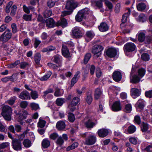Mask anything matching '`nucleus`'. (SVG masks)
<instances>
[{"mask_svg": "<svg viewBox=\"0 0 152 152\" xmlns=\"http://www.w3.org/2000/svg\"><path fill=\"white\" fill-rule=\"evenodd\" d=\"M12 108L7 105H4L2 109L1 114L6 120L10 121L11 120Z\"/></svg>", "mask_w": 152, "mask_h": 152, "instance_id": "nucleus-1", "label": "nucleus"}, {"mask_svg": "<svg viewBox=\"0 0 152 152\" xmlns=\"http://www.w3.org/2000/svg\"><path fill=\"white\" fill-rule=\"evenodd\" d=\"M11 30L7 29L0 37V41L4 43L7 42L10 39L12 36Z\"/></svg>", "mask_w": 152, "mask_h": 152, "instance_id": "nucleus-2", "label": "nucleus"}, {"mask_svg": "<svg viewBox=\"0 0 152 152\" xmlns=\"http://www.w3.org/2000/svg\"><path fill=\"white\" fill-rule=\"evenodd\" d=\"M79 3L77 2L73 1H69L66 2L65 8L69 11H72L78 5Z\"/></svg>", "mask_w": 152, "mask_h": 152, "instance_id": "nucleus-3", "label": "nucleus"}, {"mask_svg": "<svg viewBox=\"0 0 152 152\" xmlns=\"http://www.w3.org/2000/svg\"><path fill=\"white\" fill-rule=\"evenodd\" d=\"M96 141V138L95 136L91 135L85 139V144L87 145H92L94 144Z\"/></svg>", "mask_w": 152, "mask_h": 152, "instance_id": "nucleus-4", "label": "nucleus"}, {"mask_svg": "<svg viewBox=\"0 0 152 152\" xmlns=\"http://www.w3.org/2000/svg\"><path fill=\"white\" fill-rule=\"evenodd\" d=\"M104 48L101 45H95L92 49V53L94 55H96L99 57L101 55V52L103 50Z\"/></svg>", "mask_w": 152, "mask_h": 152, "instance_id": "nucleus-5", "label": "nucleus"}, {"mask_svg": "<svg viewBox=\"0 0 152 152\" xmlns=\"http://www.w3.org/2000/svg\"><path fill=\"white\" fill-rule=\"evenodd\" d=\"M73 35L76 38L81 37L83 34V31L78 27H75L72 30Z\"/></svg>", "mask_w": 152, "mask_h": 152, "instance_id": "nucleus-6", "label": "nucleus"}, {"mask_svg": "<svg viewBox=\"0 0 152 152\" xmlns=\"http://www.w3.org/2000/svg\"><path fill=\"white\" fill-rule=\"evenodd\" d=\"M12 146L13 148L16 151H19L22 149L21 142L17 139H14L12 140Z\"/></svg>", "mask_w": 152, "mask_h": 152, "instance_id": "nucleus-7", "label": "nucleus"}, {"mask_svg": "<svg viewBox=\"0 0 152 152\" xmlns=\"http://www.w3.org/2000/svg\"><path fill=\"white\" fill-rule=\"evenodd\" d=\"M105 53L106 55L109 57L113 58L116 55L117 50L114 48H110L107 50Z\"/></svg>", "mask_w": 152, "mask_h": 152, "instance_id": "nucleus-8", "label": "nucleus"}, {"mask_svg": "<svg viewBox=\"0 0 152 152\" xmlns=\"http://www.w3.org/2000/svg\"><path fill=\"white\" fill-rule=\"evenodd\" d=\"M19 97L23 100L30 99L31 98L29 93L26 91H23L19 95Z\"/></svg>", "mask_w": 152, "mask_h": 152, "instance_id": "nucleus-9", "label": "nucleus"}, {"mask_svg": "<svg viewBox=\"0 0 152 152\" xmlns=\"http://www.w3.org/2000/svg\"><path fill=\"white\" fill-rule=\"evenodd\" d=\"M135 48V45L132 43H127L124 46L125 50L128 52H132L134 51Z\"/></svg>", "mask_w": 152, "mask_h": 152, "instance_id": "nucleus-10", "label": "nucleus"}, {"mask_svg": "<svg viewBox=\"0 0 152 152\" xmlns=\"http://www.w3.org/2000/svg\"><path fill=\"white\" fill-rule=\"evenodd\" d=\"M113 79L116 82H118L121 80L122 78V75L121 72L118 71H116L113 72Z\"/></svg>", "mask_w": 152, "mask_h": 152, "instance_id": "nucleus-11", "label": "nucleus"}, {"mask_svg": "<svg viewBox=\"0 0 152 152\" xmlns=\"http://www.w3.org/2000/svg\"><path fill=\"white\" fill-rule=\"evenodd\" d=\"M131 94L133 98H135L140 95V91L137 88H132L131 90Z\"/></svg>", "mask_w": 152, "mask_h": 152, "instance_id": "nucleus-12", "label": "nucleus"}, {"mask_svg": "<svg viewBox=\"0 0 152 152\" xmlns=\"http://www.w3.org/2000/svg\"><path fill=\"white\" fill-rule=\"evenodd\" d=\"M108 131L107 129H102L98 130V134L100 137H104L106 136L108 134Z\"/></svg>", "mask_w": 152, "mask_h": 152, "instance_id": "nucleus-13", "label": "nucleus"}, {"mask_svg": "<svg viewBox=\"0 0 152 152\" xmlns=\"http://www.w3.org/2000/svg\"><path fill=\"white\" fill-rule=\"evenodd\" d=\"M66 127L65 123L61 121H58L56 124V127L58 130H62L64 129Z\"/></svg>", "mask_w": 152, "mask_h": 152, "instance_id": "nucleus-14", "label": "nucleus"}, {"mask_svg": "<svg viewBox=\"0 0 152 152\" xmlns=\"http://www.w3.org/2000/svg\"><path fill=\"white\" fill-rule=\"evenodd\" d=\"M62 55L66 58L70 57V53L69 50L66 46L63 45L61 49Z\"/></svg>", "mask_w": 152, "mask_h": 152, "instance_id": "nucleus-15", "label": "nucleus"}, {"mask_svg": "<svg viewBox=\"0 0 152 152\" xmlns=\"http://www.w3.org/2000/svg\"><path fill=\"white\" fill-rule=\"evenodd\" d=\"M98 28L101 31L104 32L108 30L109 26L106 23L102 22L101 23L100 25L99 26Z\"/></svg>", "mask_w": 152, "mask_h": 152, "instance_id": "nucleus-16", "label": "nucleus"}, {"mask_svg": "<svg viewBox=\"0 0 152 152\" xmlns=\"http://www.w3.org/2000/svg\"><path fill=\"white\" fill-rule=\"evenodd\" d=\"M132 72H131V76L130 77V82L132 83L136 84L139 82L140 79L139 77L136 75H134L131 77Z\"/></svg>", "mask_w": 152, "mask_h": 152, "instance_id": "nucleus-17", "label": "nucleus"}, {"mask_svg": "<svg viewBox=\"0 0 152 152\" xmlns=\"http://www.w3.org/2000/svg\"><path fill=\"white\" fill-rule=\"evenodd\" d=\"M112 110L113 111H117L121 110V107L120 102H116L113 104L112 107Z\"/></svg>", "mask_w": 152, "mask_h": 152, "instance_id": "nucleus-18", "label": "nucleus"}, {"mask_svg": "<svg viewBox=\"0 0 152 152\" xmlns=\"http://www.w3.org/2000/svg\"><path fill=\"white\" fill-rule=\"evenodd\" d=\"M85 17L84 14H83L80 11H79L76 15L75 19L77 21L80 22L82 21L83 19Z\"/></svg>", "mask_w": 152, "mask_h": 152, "instance_id": "nucleus-19", "label": "nucleus"}, {"mask_svg": "<svg viewBox=\"0 0 152 152\" xmlns=\"http://www.w3.org/2000/svg\"><path fill=\"white\" fill-rule=\"evenodd\" d=\"M53 61L56 63L58 64V66L60 67L61 66V56L56 55L53 58Z\"/></svg>", "mask_w": 152, "mask_h": 152, "instance_id": "nucleus-20", "label": "nucleus"}, {"mask_svg": "<svg viewBox=\"0 0 152 152\" xmlns=\"http://www.w3.org/2000/svg\"><path fill=\"white\" fill-rule=\"evenodd\" d=\"M47 26L48 27L52 28L54 26L55 22L53 19L51 18L47 19L46 20Z\"/></svg>", "mask_w": 152, "mask_h": 152, "instance_id": "nucleus-21", "label": "nucleus"}, {"mask_svg": "<svg viewBox=\"0 0 152 152\" xmlns=\"http://www.w3.org/2000/svg\"><path fill=\"white\" fill-rule=\"evenodd\" d=\"M80 73V72H77L74 75V77L72 79L71 84V86H73L76 83L79 77L80 76L79 75Z\"/></svg>", "mask_w": 152, "mask_h": 152, "instance_id": "nucleus-22", "label": "nucleus"}, {"mask_svg": "<svg viewBox=\"0 0 152 152\" xmlns=\"http://www.w3.org/2000/svg\"><path fill=\"white\" fill-rule=\"evenodd\" d=\"M145 102L142 99H140L136 104V105L141 109H143L145 106Z\"/></svg>", "mask_w": 152, "mask_h": 152, "instance_id": "nucleus-23", "label": "nucleus"}, {"mask_svg": "<svg viewBox=\"0 0 152 152\" xmlns=\"http://www.w3.org/2000/svg\"><path fill=\"white\" fill-rule=\"evenodd\" d=\"M57 26H61L63 27H66L67 25V22L65 18H63L58 21L57 23Z\"/></svg>", "mask_w": 152, "mask_h": 152, "instance_id": "nucleus-24", "label": "nucleus"}, {"mask_svg": "<svg viewBox=\"0 0 152 152\" xmlns=\"http://www.w3.org/2000/svg\"><path fill=\"white\" fill-rule=\"evenodd\" d=\"M86 127L87 128H91L96 125V124L92 122L91 120L89 119L85 123Z\"/></svg>", "mask_w": 152, "mask_h": 152, "instance_id": "nucleus-25", "label": "nucleus"}, {"mask_svg": "<svg viewBox=\"0 0 152 152\" xmlns=\"http://www.w3.org/2000/svg\"><path fill=\"white\" fill-rule=\"evenodd\" d=\"M130 14V10L129 8L127 9V12L125 13L121 19L122 22L123 23H125L126 20L127 18L129 16Z\"/></svg>", "mask_w": 152, "mask_h": 152, "instance_id": "nucleus-26", "label": "nucleus"}, {"mask_svg": "<svg viewBox=\"0 0 152 152\" xmlns=\"http://www.w3.org/2000/svg\"><path fill=\"white\" fill-rule=\"evenodd\" d=\"M102 94V91L99 88H97L95 91L94 94V98L96 99H98L100 97Z\"/></svg>", "mask_w": 152, "mask_h": 152, "instance_id": "nucleus-27", "label": "nucleus"}, {"mask_svg": "<svg viewBox=\"0 0 152 152\" xmlns=\"http://www.w3.org/2000/svg\"><path fill=\"white\" fill-rule=\"evenodd\" d=\"M137 9L140 11H143L146 8V5L143 3H139L137 6Z\"/></svg>", "mask_w": 152, "mask_h": 152, "instance_id": "nucleus-28", "label": "nucleus"}, {"mask_svg": "<svg viewBox=\"0 0 152 152\" xmlns=\"http://www.w3.org/2000/svg\"><path fill=\"white\" fill-rule=\"evenodd\" d=\"M66 102V99L64 98H59L56 99V103L57 105L61 106L63 104Z\"/></svg>", "mask_w": 152, "mask_h": 152, "instance_id": "nucleus-29", "label": "nucleus"}, {"mask_svg": "<svg viewBox=\"0 0 152 152\" xmlns=\"http://www.w3.org/2000/svg\"><path fill=\"white\" fill-rule=\"evenodd\" d=\"M23 143L24 147L26 148H29L32 144L31 141L28 139H24Z\"/></svg>", "mask_w": 152, "mask_h": 152, "instance_id": "nucleus-30", "label": "nucleus"}, {"mask_svg": "<svg viewBox=\"0 0 152 152\" xmlns=\"http://www.w3.org/2000/svg\"><path fill=\"white\" fill-rule=\"evenodd\" d=\"M50 145V141L47 139H44L42 142V146L44 148H47Z\"/></svg>", "mask_w": 152, "mask_h": 152, "instance_id": "nucleus-31", "label": "nucleus"}, {"mask_svg": "<svg viewBox=\"0 0 152 152\" xmlns=\"http://www.w3.org/2000/svg\"><path fill=\"white\" fill-rule=\"evenodd\" d=\"M138 39L139 42H143L145 39V34L143 32H140L138 34Z\"/></svg>", "mask_w": 152, "mask_h": 152, "instance_id": "nucleus-32", "label": "nucleus"}, {"mask_svg": "<svg viewBox=\"0 0 152 152\" xmlns=\"http://www.w3.org/2000/svg\"><path fill=\"white\" fill-rule=\"evenodd\" d=\"M78 145V143L77 142H75L70 145L68 147L66 148L67 151H69L73 149L77 148Z\"/></svg>", "mask_w": 152, "mask_h": 152, "instance_id": "nucleus-33", "label": "nucleus"}, {"mask_svg": "<svg viewBox=\"0 0 152 152\" xmlns=\"http://www.w3.org/2000/svg\"><path fill=\"white\" fill-rule=\"evenodd\" d=\"M80 99L77 97H75L72 99L70 104L72 106H76L80 101Z\"/></svg>", "mask_w": 152, "mask_h": 152, "instance_id": "nucleus-34", "label": "nucleus"}, {"mask_svg": "<svg viewBox=\"0 0 152 152\" xmlns=\"http://www.w3.org/2000/svg\"><path fill=\"white\" fill-rule=\"evenodd\" d=\"M136 129V128L134 126L131 125L128 127L127 131L129 134H132L135 132Z\"/></svg>", "mask_w": 152, "mask_h": 152, "instance_id": "nucleus-35", "label": "nucleus"}, {"mask_svg": "<svg viewBox=\"0 0 152 152\" xmlns=\"http://www.w3.org/2000/svg\"><path fill=\"white\" fill-rule=\"evenodd\" d=\"M86 35L87 37L89 39V40H87V42H88L94 37V34L92 31H89L86 32Z\"/></svg>", "mask_w": 152, "mask_h": 152, "instance_id": "nucleus-36", "label": "nucleus"}, {"mask_svg": "<svg viewBox=\"0 0 152 152\" xmlns=\"http://www.w3.org/2000/svg\"><path fill=\"white\" fill-rule=\"evenodd\" d=\"M41 57V55L39 53H37L35 55V61L36 64H39L40 60Z\"/></svg>", "mask_w": 152, "mask_h": 152, "instance_id": "nucleus-37", "label": "nucleus"}, {"mask_svg": "<svg viewBox=\"0 0 152 152\" xmlns=\"http://www.w3.org/2000/svg\"><path fill=\"white\" fill-rule=\"evenodd\" d=\"M51 74L52 73L50 71L48 72L47 74L45 75L40 78V80L42 81H46L50 77Z\"/></svg>", "mask_w": 152, "mask_h": 152, "instance_id": "nucleus-38", "label": "nucleus"}, {"mask_svg": "<svg viewBox=\"0 0 152 152\" xmlns=\"http://www.w3.org/2000/svg\"><path fill=\"white\" fill-rule=\"evenodd\" d=\"M46 123V122L45 121L39 118L38 123V126L41 128H42L45 126Z\"/></svg>", "mask_w": 152, "mask_h": 152, "instance_id": "nucleus-39", "label": "nucleus"}, {"mask_svg": "<svg viewBox=\"0 0 152 152\" xmlns=\"http://www.w3.org/2000/svg\"><path fill=\"white\" fill-rule=\"evenodd\" d=\"M91 57V55L90 53H87L85 56L84 59V63L86 64Z\"/></svg>", "mask_w": 152, "mask_h": 152, "instance_id": "nucleus-40", "label": "nucleus"}, {"mask_svg": "<svg viewBox=\"0 0 152 152\" xmlns=\"http://www.w3.org/2000/svg\"><path fill=\"white\" fill-rule=\"evenodd\" d=\"M11 28L13 33L15 34L18 31V28L16 24L15 23H12L11 25Z\"/></svg>", "mask_w": 152, "mask_h": 152, "instance_id": "nucleus-41", "label": "nucleus"}, {"mask_svg": "<svg viewBox=\"0 0 152 152\" xmlns=\"http://www.w3.org/2000/svg\"><path fill=\"white\" fill-rule=\"evenodd\" d=\"M68 118L69 120L71 122H73L75 119L74 115L70 113H68Z\"/></svg>", "mask_w": 152, "mask_h": 152, "instance_id": "nucleus-42", "label": "nucleus"}, {"mask_svg": "<svg viewBox=\"0 0 152 152\" xmlns=\"http://www.w3.org/2000/svg\"><path fill=\"white\" fill-rule=\"evenodd\" d=\"M142 59L145 61H148L150 59L148 54L147 53H143L141 56Z\"/></svg>", "mask_w": 152, "mask_h": 152, "instance_id": "nucleus-43", "label": "nucleus"}, {"mask_svg": "<svg viewBox=\"0 0 152 152\" xmlns=\"http://www.w3.org/2000/svg\"><path fill=\"white\" fill-rule=\"evenodd\" d=\"M31 91H32L30 94L31 96L32 99H35L38 96L37 93L35 91H33L32 90Z\"/></svg>", "mask_w": 152, "mask_h": 152, "instance_id": "nucleus-44", "label": "nucleus"}, {"mask_svg": "<svg viewBox=\"0 0 152 152\" xmlns=\"http://www.w3.org/2000/svg\"><path fill=\"white\" fill-rule=\"evenodd\" d=\"M148 129V126L147 124L144 122L142 123L141 129L142 132H145L147 131Z\"/></svg>", "mask_w": 152, "mask_h": 152, "instance_id": "nucleus-45", "label": "nucleus"}, {"mask_svg": "<svg viewBox=\"0 0 152 152\" xmlns=\"http://www.w3.org/2000/svg\"><path fill=\"white\" fill-rule=\"evenodd\" d=\"M30 106L32 110H36L39 108L38 104L35 103H31Z\"/></svg>", "mask_w": 152, "mask_h": 152, "instance_id": "nucleus-46", "label": "nucleus"}, {"mask_svg": "<svg viewBox=\"0 0 152 152\" xmlns=\"http://www.w3.org/2000/svg\"><path fill=\"white\" fill-rule=\"evenodd\" d=\"M63 93H61L60 91V89L58 88H56L55 89V91L54 93V95L58 97L61 96Z\"/></svg>", "mask_w": 152, "mask_h": 152, "instance_id": "nucleus-47", "label": "nucleus"}, {"mask_svg": "<svg viewBox=\"0 0 152 152\" xmlns=\"http://www.w3.org/2000/svg\"><path fill=\"white\" fill-rule=\"evenodd\" d=\"M55 0H49L47 4L48 6L50 8L53 7L55 3Z\"/></svg>", "mask_w": 152, "mask_h": 152, "instance_id": "nucleus-48", "label": "nucleus"}, {"mask_svg": "<svg viewBox=\"0 0 152 152\" xmlns=\"http://www.w3.org/2000/svg\"><path fill=\"white\" fill-rule=\"evenodd\" d=\"M31 15H28L27 14L24 15L23 17V19L26 21L31 20Z\"/></svg>", "mask_w": 152, "mask_h": 152, "instance_id": "nucleus-49", "label": "nucleus"}, {"mask_svg": "<svg viewBox=\"0 0 152 152\" xmlns=\"http://www.w3.org/2000/svg\"><path fill=\"white\" fill-rule=\"evenodd\" d=\"M92 101V98L91 94L87 95L86 98V101L88 104H90Z\"/></svg>", "mask_w": 152, "mask_h": 152, "instance_id": "nucleus-50", "label": "nucleus"}, {"mask_svg": "<svg viewBox=\"0 0 152 152\" xmlns=\"http://www.w3.org/2000/svg\"><path fill=\"white\" fill-rule=\"evenodd\" d=\"M132 110V107L130 104H127L126 105L124 111L128 113H130Z\"/></svg>", "mask_w": 152, "mask_h": 152, "instance_id": "nucleus-51", "label": "nucleus"}, {"mask_svg": "<svg viewBox=\"0 0 152 152\" xmlns=\"http://www.w3.org/2000/svg\"><path fill=\"white\" fill-rule=\"evenodd\" d=\"M58 136V134L56 132L53 133L51 134L50 136V138L53 140H56Z\"/></svg>", "mask_w": 152, "mask_h": 152, "instance_id": "nucleus-52", "label": "nucleus"}, {"mask_svg": "<svg viewBox=\"0 0 152 152\" xmlns=\"http://www.w3.org/2000/svg\"><path fill=\"white\" fill-rule=\"evenodd\" d=\"M146 43L149 44L152 43V36H147L145 39Z\"/></svg>", "mask_w": 152, "mask_h": 152, "instance_id": "nucleus-53", "label": "nucleus"}, {"mask_svg": "<svg viewBox=\"0 0 152 152\" xmlns=\"http://www.w3.org/2000/svg\"><path fill=\"white\" fill-rule=\"evenodd\" d=\"M145 69L141 68L139 69L138 71L139 75L140 76L142 77L145 75Z\"/></svg>", "mask_w": 152, "mask_h": 152, "instance_id": "nucleus-54", "label": "nucleus"}, {"mask_svg": "<svg viewBox=\"0 0 152 152\" xmlns=\"http://www.w3.org/2000/svg\"><path fill=\"white\" fill-rule=\"evenodd\" d=\"M56 142L57 144L61 145L63 144L64 141L62 137H59L57 139Z\"/></svg>", "mask_w": 152, "mask_h": 152, "instance_id": "nucleus-55", "label": "nucleus"}, {"mask_svg": "<svg viewBox=\"0 0 152 152\" xmlns=\"http://www.w3.org/2000/svg\"><path fill=\"white\" fill-rule=\"evenodd\" d=\"M80 11L85 17L86 15L88 14L90 12L89 9L88 8H85Z\"/></svg>", "mask_w": 152, "mask_h": 152, "instance_id": "nucleus-56", "label": "nucleus"}, {"mask_svg": "<svg viewBox=\"0 0 152 152\" xmlns=\"http://www.w3.org/2000/svg\"><path fill=\"white\" fill-rule=\"evenodd\" d=\"M139 19L140 21L143 22L145 21L146 17L144 14H141L139 16Z\"/></svg>", "mask_w": 152, "mask_h": 152, "instance_id": "nucleus-57", "label": "nucleus"}, {"mask_svg": "<svg viewBox=\"0 0 152 152\" xmlns=\"http://www.w3.org/2000/svg\"><path fill=\"white\" fill-rule=\"evenodd\" d=\"M16 99V97L15 96H13L11 97L9 100L7 101L8 104L10 105H13Z\"/></svg>", "mask_w": 152, "mask_h": 152, "instance_id": "nucleus-58", "label": "nucleus"}, {"mask_svg": "<svg viewBox=\"0 0 152 152\" xmlns=\"http://www.w3.org/2000/svg\"><path fill=\"white\" fill-rule=\"evenodd\" d=\"M15 131L17 132H21L22 128L21 126L18 124H15Z\"/></svg>", "mask_w": 152, "mask_h": 152, "instance_id": "nucleus-59", "label": "nucleus"}, {"mask_svg": "<svg viewBox=\"0 0 152 152\" xmlns=\"http://www.w3.org/2000/svg\"><path fill=\"white\" fill-rule=\"evenodd\" d=\"M12 10L10 12V15L12 16H14L16 12L17 9V6L15 5H13L12 6Z\"/></svg>", "mask_w": 152, "mask_h": 152, "instance_id": "nucleus-60", "label": "nucleus"}, {"mask_svg": "<svg viewBox=\"0 0 152 152\" xmlns=\"http://www.w3.org/2000/svg\"><path fill=\"white\" fill-rule=\"evenodd\" d=\"M52 11L50 10H46L44 13V16L46 18L49 17L51 15Z\"/></svg>", "mask_w": 152, "mask_h": 152, "instance_id": "nucleus-61", "label": "nucleus"}, {"mask_svg": "<svg viewBox=\"0 0 152 152\" xmlns=\"http://www.w3.org/2000/svg\"><path fill=\"white\" fill-rule=\"evenodd\" d=\"M26 118V116L24 113H23V114H20L19 115V116L18 118V121H22L25 119Z\"/></svg>", "mask_w": 152, "mask_h": 152, "instance_id": "nucleus-62", "label": "nucleus"}, {"mask_svg": "<svg viewBox=\"0 0 152 152\" xmlns=\"http://www.w3.org/2000/svg\"><path fill=\"white\" fill-rule=\"evenodd\" d=\"M53 92V90L51 88L48 89L47 90L43 92L44 94L43 96H45L47 95L49 93H52Z\"/></svg>", "mask_w": 152, "mask_h": 152, "instance_id": "nucleus-63", "label": "nucleus"}, {"mask_svg": "<svg viewBox=\"0 0 152 152\" xmlns=\"http://www.w3.org/2000/svg\"><path fill=\"white\" fill-rule=\"evenodd\" d=\"M145 95L146 97H147L152 98V90L145 91Z\"/></svg>", "mask_w": 152, "mask_h": 152, "instance_id": "nucleus-64", "label": "nucleus"}]
</instances>
